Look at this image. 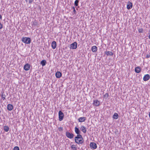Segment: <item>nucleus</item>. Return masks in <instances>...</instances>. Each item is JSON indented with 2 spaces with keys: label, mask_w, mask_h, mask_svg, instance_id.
<instances>
[{
  "label": "nucleus",
  "mask_w": 150,
  "mask_h": 150,
  "mask_svg": "<svg viewBox=\"0 0 150 150\" xmlns=\"http://www.w3.org/2000/svg\"><path fill=\"white\" fill-rule=\"evenodd\" d=\"M118 115L117 113H115L113 115V118L115 119H117L118 117Z\"/></svg>",
  "instance_id": "nucleus-22"
},
{
  "label": "nucleus",
  "mask_w": 150,
  "mask_h": 150,
  "mask_svg": "<svg viewBox=\"0 0 150 150\" xmlns=\"http://www.w3.org/2000/svg\"><path fill=\"white\" fill-rule=\"evenodd\" d=\"M146 58H149L150 57V55L149 54H147L146 55Z\"/></svg>",
  "instance_id": "nucleus-35"
},
{
  "label": "nucleus",
  "mask_w": 150,
  "mask_h": 150,
  "mask_svg": "<svg viewBox=\"0 0 150 150\" xmlns=\"http://www.w3.org/2000/svg\"><path fill=\"white\" fill-rule=\"evenodd\" d=\"M1 18H2V16L1 15H0V19H1Z\"/></svg>",
  "instance_id": "nucleus-37"
},
{
  "label": "nucleus",
  "mask_w": 150,
  "mask_h": 150,
  "mask_svg": "<svg viewBox=\"0 0 150 150\" xmlns=\"http://www.w3.org/2000/svg\"><path fill=\"white\" fill-rule=\"evenodd\" d=\"M138 31L139 33H142L143 32V30L142 28H139L138 29Z\"/></svg>",
  "instance_id": "nucleus-28"
},
{
  "label": "nucleus",
  "mask_w": 150,
  "mask_h": 150,
  "mask_svg": "<svg viewBox=\"0 0 150 150\" xmlns=\"http://www.w3.org/2000/svg\"><path fill=\"white\" fill-rule=\"evenodd\" d=\"M58 129L59 131H61L63 130V128L61 127L58 128Z\"/></svg>",
  "instance_id": "nucleus-30"
},
{
  "label": "nucleus",
  "mask_w": 150,
  "mask_h": 150,
  "mask_svg": "<svg viewBox=\"0 0 150 150\" xmlns=\"http://www.w3.org/2000/svg\"><path fill=\"white\" fill-rule=\"evenodd\" d=\"M30 68V65L28 64H25L24 67V69L25 71L29 70Z\"/></svg>",
  "instance_id": "nucleus-10"
},
{
  "label": "nucleus",
  "mask_w": 150,
  "mask_h": 150,
  "mask_svg": "<svg viewBox=\"0 0 150 150\" xmlns=\"http://www.w3.org/2000/svg\"><path fill=\"white\" fill-rule=\"evenodd\" d=\"M93 104L96 106H98L100 105V102L98 100H95L93 101Z\"/></svg>",
  "instance_id": "nucleus-11"
},
{
  "label": "nucleus",
  "mask_w": 150,
  "mask_h": 150,
  "mask_svg": "<svg viewBox=\"0 0 150 150\" xmlns=\"http://www.w3.org/2000/svg\"><path fill=\"white\" fill-rule=\"evenodd\" d=\"M62 75V73L59 71H57L55 74V76L57 78H59Z\"/></svg>",
  "instance_id": "nucleus-14"
},
{
  "label": "nucleus",
  "mask_w": 150,
  "mask_h": 150,
  "mask_svg": "<svg viewBox=\"0 0 150 150\" xmlns=\"http://www.w3.org/2000/svg\"><path fill=\"white\" fill-rule=\"evenodd\" d=\"M28 1H29L28 2L29 4H31L33 1V0H28Z\"/></svg>",
  "instance_id": "nucleus-32"
},
{
  "label": "nucleus",
  "mask_w": 150,
  "mask_h": 150,
  "mask_svg": "<svg viewBox=\"0 0 150 150\" xmlns=\"http://www.w3.org/2000/svg\"><path fill=\"white\" fill-rule=\"evenodd\" d=\"M3 28V25L1 23H0V29H2Z\"/></svg>",
  "instance_id": "nucleus-34"
},
{
  "label": "nucleus",
  "mask_w": 150,
  "mask_h": 150,
  "mask_svg": "<svg viewBox=\"0 0 150 150\" xmlns=\"http://www.w3.org/2000/svg\"><path fill=\"white\" fill-rule=\"evenodd\" d=\"M86 120V117H80L79 119V121L80 122H82L85 121Z\"/></svg>",
  "instance_id": "nucleus-16"
},
{
  "label": "nucleus",
  "mask_w": 150,
  "mask_h": 150,
  "mask_svg": "<svg viewBox=\"0 0 150 150\" xmlns=\"http://www.w3.org/2000/svg\"><path fill=\"white\" fill-rule=\"evenodd\" d=\"M59 120L61 121L62 120L64 117V114L61 111H59Z\"/></svg>",
  "instance_id": "nucleus-4"
},
{
  "label": "nucleus",
  "mask_w": 150,
  "mask_h": 150,
  "mask_svg": "<svg viewBox=\"0 0 150 150\" xmlns=\"http://www.w3.org/2000/svg\"><path fill=\"white\" fill-rule=\"evenodd\" d=\"M75 142L77 144H82L83 142V139H79L78 140L75 141Z\"/></svg>",
  "instance_id": "nucleus-8"
},
{
  "label": "nucleus",
  "mask_w": 150,
  "mask_h": 150,
  "mask_svg": "<svg viewBox=\"0 0 150 150\" xmlns=\"http://www.w3.org/2000/svg\"><path fill=\"white\" fill-rule=\"evenodd\" d=\"M105 54H106L107 56H112L113 55V53L110 51H106L105 52Z\"/></svg>",
  "instance_id": "nucleus-21"
},
{
  "label": "nucleus",
  "mask_w": 150,
  "mask_h": 150,
  "mask_svg": "<svg viewBox=\"0 0 150 150\" xmlns=\"http://www.w3.org/2000/svg\"><path fill=\"white\" fill-rule=\"evenodd\" d=\"M150 76L148 74L145 75L143 77V79L144 81H148L150 79Z\"/></svg>",
  "instance_id": "nucleus-7"
},
{
  "label": "nucleus",
  "mask_w": 150,
  "mask_h": 150,
  "mask_svg": "<svg viewBox=\"0 0 150 150\" xmlns=\"http://www.w3.org/2000/svg\"><path fill=\"white\" fill-rule=\"evenodd\" d=\"M104 96L105 97H106V98H108L109 96V95L108 93H106L105 95H104Z\"/></svg>",
  "instance_id": "nucleus-31"
},
{
  "label": "nucleus",
  "mask_w": 150,
  "mask_h": 150,
  "mask_svg": "<svg viewBox=\"0 0 150 150\" xmlns=\"http://www.w3.org/2000/svg\"><path fill=\"white\" fill-rule=\"evenodd\" d=\"M46 62L45 60H43L41 61L40 64L42 66H43L45 65Z\"/></svg>",
  "instance_id": "nucleus-23"
},
{
  "label": "nucleus",
  "mask_w": 150,
  "mask_h": 150,
  "mask_svg": "<svg viewBox=\"0 0 150 150\" xmlns=\"http://www.w3.org/2000/svg\"><path fill=\"white\" fill-rule=\"evenodd\" d=\"M149 38L150 39V31H149Z\"/></svg>",
  "instance_id": "nucleus-36"
},
{
  "label": "nucleus",
  "mask_w": 150,
  "mask_h": 150,
  "mask_svg": "<svg viewBox=\"0 0 150 150\" xmlns=\"http://www.w3.org/2000/svg\"><path fill=\"white\" fill-rule=\"evenodd\" d=\"M6 96L5 94H4V92L2 93L1 95V98L3 99V100H6Z\"/></svg>",
  "instance_id": "nucleus-24"
},
{
  "label": "nucleus",
  "mask_w": 150,
  "mask_h": 150,
  "mask_svg": "<svg viewBox=\"0 0 150 150\" xmlns=\"http://www.w3.org/2000/svg\"><path fill=\"white\" fill-rule=\"evenodd\" d=\"M4 129L5 132H7L9 130V128L8 126H5L4 127Z\"/></svg>",
  "instance_id": "nucleus-25"
},
{
  "label": "nucleus",
  "mask_w": 150,
  "mask_h": 150,
  "mask_svg": "<svg viewBox=\"0 0 150 150\" xmlns=\"http://www.w3.org/2000/svg\"><path fill=\"white\" fill-rule=\"evenodd\" d=\"M28 1V0H25V1L26 2H27Z\"/></svg>",
  "instance_id": "nucleus-38"
},
{
  "label": "nucleus",
  "mask_w": 150,
  "mask_h": 150,
  "mask_svg": "<svg viewBox=\"0 0 150 150\" xmlns=\"http://www.w3.org/2000/svg\"><path fill=\"white\" fill-rule=\"evenodd\" d=\"M7 109L9 111H11L13 108V105L11 104H8L7 105Z\"/></svg>",
  "instance_id": "nucleus-12"
},
{
  "label": "nucleus",
  "mask_w": 150,
  "mask_h": 150,
  "mask_svg": "<svg viewBox=\"0 0 150 150\" xmlns=\"http://www.w3.org/2000/svg\"><path fill=\"white\" fill-rule=\"evenodd\" d=\"M149 117L150 118V112H149Z\"/></svg>",
  "instance_id": "nucleus-39"
},
{
  "label": "nucleus",
  "mask_w": 150,
  "mask_h": 150,
  "mask_svg": "<svg viewBox=\"0 0 150 150\" xmlns=\"http://www.w3.org/2000/svg\"><path fill=\"white\" fill-rule=\"evenodd\" d=\"M97 47L96 46H93L92 47V51L93 52H96L97 51Z\"/></svg>",
  "instance_id": "nucleus-20"
},
{
  "label": "nucleus",
  "mask_w": 150,
  "mask_h": 150,
  "mask_svg": "<svg viewBox=\"0 0 150 150\" xmlns=\"http://www.w3.org/2000/svg\"><path fill=\"white\" fill-rule=\"evenodd\" d=\"M19 150V148L18 146H15L13 149V150Z\"/></svg>",
  "instance_id": "nucleus-29"
},
{
  "label": "nucleus",
  "mask_w": 150,
  "mask_h": 150,
  "mask_svg": "<svg viewBox=\"0 0 150 150\" xmlns=\"http://www.w3.org/2000/svg\"><path fill=\"white\" fill-rule=\"evenodd\" d=\"M90 147L92 149H94L97 147V145L94 142H91L90 144Z\"/></svg>",
  "instance_id": "nucleus-5"
},
{
  "label": "nucleus",
  "mask_w": 150,
  "mask_h": 150,
  "mask_svg": "<svg viewBox=\"0 0 150 150\" xmlns=\"http://www.w3.org/2000/svg\"><path fill=\"white\" fill-rule=\"evenodd\" d=\"M22 41L26 44H29L31 42L30 38H29L23 37L21 39Z\"/></svg>",
  "instance_id": "nucleus-1"
},
{
  "label": "nucleus",
  "mask_w": 150,
  "mask_h": 150,
  "mask_svg": "<svg viewBox=\"0 0 150 150\" xmlns=\"http://www.w3.org/2000/svg\"><path fill=\"white\" fill-rule=\"evenodd\" d=\"M83 138L81 135L79 134H77L76 137L75 138V141L78 140L79 139H81Z\"/></svg>",
  "instance_id": "nucleus-15"
},
{
  "label": "nucleus",
  "mask_w": 150,
  "mask_h": 150,
  "mask_svg": "<svg viewBox=\"0 0 150 150\" xmlns=\"http://www.w3.org/2000/svg\"><path fill=\"white\" fill-rule=\"evenodd\" d=\"M73 12L74 14H76V11L75 9V8L74 7H73Z\"/></svg>",
  "instance_id": "nucleus-33"
},
{
  "label": "nucleus",
  "mask_w": 150,
  "mask_h": 150,
  "mask_svg": "<svg viewBox=\"0 0 150 150\" xmlns=\"http://www.w3.org/2000/svg\"><path fill=\"white\" fill-rule=\"evenodd\" d=\"M80 129L84 133H85L86 132V127L83 126H81Z\"/></svg>",
  "instance_id": "nucleus-13"
},
{
  "label": "nucleus",
  "mask_w": 150,
  "mask_h": 150,
  "mask_svg": "<svg viewBox=\"0 0 150 150\" xmlns=\"http://www.w3.org/2000/svg\"><path fill=\"white\" fill-rule=\"evenodd\" d=\"M66 136L68 138L71 139L73 138L74 136V134L69 132H67L66 133Z\"/></svg>",
  "instance_id": "nucleus-2"
},
{
  "label": "nucleus",
  "mask_w": 150,
  "mask_h": 150,
  "mask_svg": "<svg viewBox=\"0 0 150 150\" xmlns=\"http://www.w3.org/2000/svg\"><path fill=\"white\" fill-rule=\"evenodd\" d=\"M71 148L74 150H76L77 148L75 147V145H72L71 146Z\"/></svg>",
  "instance_id": "nucleus-27"
},
{
  "label": "nucleus",
  "mask_w": 150,
  "mask_h": 150,
  "mask_svg": "<svg viewBox=\"0 0 150 150\" xmlns=\"http://www.w3.org/2000/svg\"><path fill=\"white\" fill-rule=\"evenodd\" d=\"M75 131L77 134H80L81 133L79 129L76 127L75 128Z\"/></svg>",
  "instance_id": "nucleus-19"
},
{
  "label": "nucleus",
  "mask_w": 150,
  "mask_h": 150,
  "mask_svg": "<svg viewBox=\"0 0 150 150\" xmlns=\"http://www.w3.org/2000/svg\"><path fill=\"white\" fill-rule=\"evenodd\" d=\"M79 2V0H76L74 2V5L76 6H77L78 5V3Z\"/></svg>",
  "instance_id": "nucleus-26"
},
{
  "label": "nucleus",
  "mask_w": 150,
  "mask_h": 150,
  "mask_svg": "<svg viewBox=\"0 0 150 150\" xmlns=\"http://www.w3.org/2000/svg\"><path fill=\"white\" fill-rule=\"evenodd\" d=\"M31 23L32 24V28H35L36 27L38 26V24L37 21L35 20L34 21H32Z\"/></svg>",
  "instance_id": "nucleus-6"
},
{
  "label": "nucleus",
  "mask_w": 150,
  "mask_h": 150,
  "mask_svg": "<svg viewBox=\"0 0 150 150\" xmlns=\"http://www.w3.org/2000/svg\"><path fill=\"white\" fill-rule=\"evenodd\" d=\"M52 47L53 49H55L56 47V43L55 41H53L52 43Z\"/></svg>",
  "instance_id": "nucleus-17"
},
{
  "label": "nucleus",
  "mask_w": 150,
  "mask_h": 150,
  "mask_svg": "<svg viewBox=\"0 0 150 150\" xmlns=\"http://www.w3.org/2000/svg\"><path fill=\"white\" fill-rule=\"evenodd\" d=\"M77 43L76 42H74L70 45V48L72 49H76L77 47Z\"/></svg>",
  "instance_id": "nucleus-3"
},
{
  "label": "nucleus",
  "mask_w": 150,
  "mask_h": 150,
  "mask_svg": "<svg viewBox=\"0 0 150 150\" xmlns=\"http://www.w3.org/2000/svg\"><path fill=\"white\" fill-rule=\"evenodd\" d=\"M141 71V68L139 67H136L135 69V71L137 73H139Z\"/></svg>",
  "instance_id": "nucleus-18"
},
{
  "label": "nucleus",
  "mask_w": 150,
  "mask_h": 150,
  "mask_svg": "<svg viewBox=\"0 0 150 150\" xmlns=\"http://www.w3.org/2000/svg\"><path fill=\"white\" fill-rule=\"evenodd\" d=\"M132 4L129 1V2H128V4L127 5V8L129 10L131 9L132 8Z\"/></svg>",
  "instance_id": "nucleus-9"
}]
</instances>
